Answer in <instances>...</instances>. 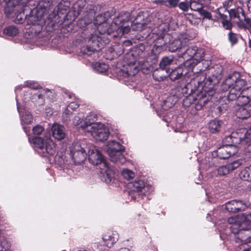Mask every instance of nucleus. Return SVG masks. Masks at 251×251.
Instances as JSON below:
<instances>
[{
  "label": "nucleus",
  "instance_id": "1",
  "mask_svg": "<svg viewBox=\"0 0 251 251\" xmlns=\"http://www.w3.org/2000/svg\"><path fill=\"white\" fill-rule=\"evenodd\" d=\"M131 15L130 13L126 12L115 18L111 25L106 24L101 27H98L99 33L102 38L108 39V43L112 39L118 37V31L122 32L121 35L127 34L130 31Z\"/></svg>",
  "mask_w": 251,
  "mask_h": 251
},
{
  "label": "nucleus",
  "instance_id": "2",
  "mask_svg": "<svg viewBox=\"0 0 251 251\" xmlns=\"http://www.w3.org/2000/svg\"><path fill=\"white\" fill-rule=\"evenodd\" d=\"M124 60L126 62L129 67L123 75L126 77L134 76L137 73V66H134V65L136 64L140 66L142 65L146 61L150 62L148 60L145 45L141 43L133 47L129 52L125 54Z\"/></svg>",
  "mask_w": 251,
  "mask_h": 251
},
{
  "label": "nucleus",
  "instance_id": "3",
  "mask_svg": "<svg viewBox=\"0 0 251 251\" xmlns=\"http://www.w3.org/2000/svg\"><path fill=\"white\" fill-rule=\"evenodd\" d=\"M166 33V29L162 25H160L154 27L151 30V33L147 36H151L154 43L150 53L148 54V60L152 64H155L157 62L159 54L167 48V43L164 40V38L166 36L170 37V35H167Z\"/></svg>",
  "mask_w": 251,
  "mask_h": 251
},
{
  "label": "nucleus",
  "instance_id": "4",
  "mask_svg": "<svg viewBox=\"0 0 251 251\" xmlns=\"http://www.w3.org/2000/svg\"><path fill=\"white\" fill-rule=\"evenodd\" d=\"M200 61H195L196 65L194 70L189 67H185L188 72L187 77L190 76L191 74H193L195 76L192 78L189 82H183L176 87V93L179 96L182 95V94L188 93L189 89H191V93L197 90L199 88L200 84L205 79L206 73L204 72V70L201 68V64Z\"/></svg>",
  "mask_w": 251,
  "mask_h": 251
},
{
  "label": "nucleus",
  "instance_id": "5",
  "mask_svg": "<svg viewBox=\"0 0 251 251\" xmlns=\"http://www.w3.org/2000/svg\"><path fill=\"white\" fill-rule=\"evenodd\" d=\"M198 89L191 93V89H189L188 93L182 94L179 96L176 93V87L175 90V95L178 98H182L185 95L188 94L183 99L182 105L185 108H188V111L192 115L197 114V111L202 109V107L208 102V98L203 93H198Z\"/></svg>",
  "mask_w": 251,
  "mask_h": 251
},
{
  "label": "nucleus",
  "instance_id": "6",
  "mask_svg": "<svg viewBox=\"0 0 251 251\" xmlns=\"http://www.w3.org/2000/svg\"><path fill=\"white\" fill-rule=\"evenodd\" d=\"M88 160L94 165H100V173L102 181L109 183L111 181L112 170L105 158L96 146H91L88 150Z\"/></svg>",
  "mask_w": 251,
  "mask_h": 251
},
{
  "label": "nucleus",
  "instance_id": "7",
  "mask_svg": "<svg viewBox=\"0 0 251 251\" xmlns=\"http://www.w3.org/2000/svg\"><path fill=\"white\" fill-rule=\"evenodd\" d=\"M189 42L181 51L182 57L185 61L183 62L184 67H189L193 70L195 69V61H200L203 60L204 50L203 49L199 48L197 46H192L187 48Z\"/></svg>",
  "mask_w": 251,
  "mask_h": 251
},
{
  "label": "nucleus",
  "instance_id": "8",
  "mask_svg": "<svg viewBox=\"0 0 251 251\" xmlns=\"http://www.w3.org/2000/svg\"><path fill=\"white\" fill-rule=\"evenodd\" d=\"M229 224L230 230L235 235V242L241 243L239 248L241 250L244 246L251 248V228L238 224Z\"/></svg>",
  "mask_w": 251,
  "mask_h": 251
},
{
  "label": "nucleus",
  "instance_id": "9",
  "mask_svg": "<svg viewBox=\"0 0 251 251\" xmlns=\"http://www.w3.org/2000/svg\"><path fill=\"white\" fill-rule=\"evenodd\" d=\"M105 150L111 162L119 164L126 162V159L122 153L125 149L120 142H109Z\"/></svg>",
  "mask_w": 251,
  "mask_h": 251
},
{
  "label": "nucleus",
  "instance_id": "10",
  "mask_svg": "<svg viewBox=\"0 0 251 251\" xmlns=\"http://www.w3.org/2000/svg\"><path fill=\"white\" fill-rule=\"evenodd\" d=\"M151 16L149 12L145 11H140L134 20L131 23L130 29L131 28L135 31H142L145 28H149L151 30L153 29L152 26H151Z\"/></svg>",
  "mask_w": 251,
  "mask_h": 251
},
{
  "label": "nucleus",
  "instance_id": "11",
  "mask_svg": "<svg viewBox=\"0 0 251 251\" xmlns=\"http://www.w3.org/2000/svg\"><path fill=\"white\" fill-rule=\"evenodd\" d=\"M247 84V80L243 78L240 74L237 72L229 74L224 81L222 85L223 90L226 91L230 87H233L242 91L243 87Z\"/></svg>",
  "mask_w": 251,
  "mask_h": 251
},
{
  "label": "nucleus",
  "instance_id": "12",
  "mask_svg": "<svg viewBox=\"0 0 251 251\" xmlns=\"http://www.w3.org/2000/svg\"><path fill=\"white\" fill-rule=\"evenodd\" d=\"M221 73L222 71L221 70L215 74L212 73V78L210 77H208L207 79L206 78L204 81L201 83L199 86L198 93L204 94L206 97L208 98V101L212 98V89L214 87L213 82L221 76Z\"/></svg>",
  "mask_w": 251,
  "mask_h": 251
},
{
  "label": "nucleus",
  "instance_id": "13",
  "mask_svg": "<svg viewBox=\"0 0 251 251\" xmlns=\"http://www.w3.org/2000/svg\"><path fill=\"white\" fill-rule=\"evenodd\" d=\"M188 70L183 66V64H181L174 69H171L167 71V73L168 74L170 79L173 81L182 77V83L178 84L176 87L181 85L183 82H187L186 81H184V80L188 77Z\"/></svg>",
  "mask_w": 251,
  "mask_h": 251
},
{
  "label": "nucleus",
  "instance_id": "14",
  "mask_svg": "<svg viewBox=\"0 0 251 251\" xmlns=\"http://www.w3.org/2000/svg\"><path fill=\"white\" fill-rule=\"evenodd\" d=\"M34 8L31 11V13L29 15H26L25 16V22L27 25H31L29 28H31L32 30H34L35 27V33H39L42 29V26L41 25L42 22H41V17L43 15L41 13H39L37 15H34L33 12Z\"/></svg>",
  "mask_w": 251,
  "mask_h": 251
},
{
  "label": "nucleus",
  "instance_id": "15",
  "mask_svg": "<svg viewBox=\"0 0 251 251\" xmlns=\"http://www.w3.org/2000/svg\"><path fill=\"white\" fill-rule=\"evenodd\" d=\"M74 8L77 10L78 15L82 14L84 16H93L96 14L94 6L87 4L85 0H78L74 4Z\"/></svg>",
  "mask_w": 251,
  "mask_h": 251
},
{
  "label": "nucleus",
  "instance_id": "16",
  "mask_svg": "<svg viewBox=\"0 0 251 251\" xmlns=\"http://www.w3.org/2000/svg\"><path fill=\"white\" fill-rule=\"evenodd\" d=\"M88 44L95 51H99L103 48L105 45L108 44V39H104L100 34V36L92 34L88 40Z\"/></svg>",
  "mask_w": 251,
  "mask_h": 251
},
{
  "label": "nucleus",
  "instance_id": "17",
  "mask_svg": "<svg viewBox=\"0 0 251 251\" xmlns=\"http://www.w3.org/2000/svg\"><path fill=\"white\" fill-rule=\"evenodd\" d=\"M241 104L235 111L236 116L241 119H247L251 117V100L247 102H240Z\"/></svg>",
  "mask_w": 251,
  "mask_h": 251
},
{
  "label": "nucleus",
  "instance_id": "18",
  "mask_svg": "<svg viewBox=\"0 0 251 251\" xmlns=\"http://www.w3.org/2000/svg\"><path fill=\"white\" fill-rule=\"evenodd\" d=\"M96 141H106L109 135V130L103 124V126H99L89 131Z\"/></svg>",
  "mask_w": 251,
  "mask_h": 251
},
{
  "label": "nucleus",
  "instance_id": "19",
  "mask_svg": "<svg viewBox=\"0 0 251 251\" xmlns=\"http://www.w3.org/2000/svg\"><path fill=\"white\" fill-rule=\"evenodd\" d=\"M97 118V115L93 113H91L89 115H87L85 119L84 126H82L83 128L86 131L89 132L99 126H102V123L96 122L98 120Z\"/></svg>",
  "mask_w": 251,
  "mask_h": 251
},
{
  "label": "nucleus",
  "instance_id": "20",
  "mask_svg": "<svg viewBox=\"0 0 251 251\" xmlns=\"http://www.w3.org/2000/svg\"><path fill=\"white\" fill-rule=\"evenodd\" d=\"M44 131V127L41 125H37L32 128V132L34 136L32 141H53L51 139V134L50 131H46L44 132V137L38 136Z\"/></svg>",
  "mask_w": 251,
  "mask_h": 251
},
{
  "label": "nucleus",
  "instance_id": "21",
  "mask_svg": "<svg viewBox=\"0 0 251 251\" xmlns=\"http://www.w3.org/2000/svg\"><path fill=\"white\" fill-rule=\"evenodd\" d=\"M227 222L228 224H238L246 226H249L251 224V212L229 217Z\"/></svg>",
  "mask_w": 251,
  "mask_h": 251
},
{
  "label": "nucleus",
  "instance_id": "22",
  "mask_svg": "<svg viewBox=\"0 0 251 251\" xmlns=\"http://www.w3.org/2000/svg\"><path fill=\"white\" fill-rule=\"evenodd\" d=\"M189 41V39L182 37L181 38L175 39L167 45V48L171 52H175L177 50L181 52Z\"/></svg>",
  "mask_w": 251,
  "mask_h": 251
},
{
  "label": "nucleus",
  "instance_id": "23",
  "mask_svg": "<svg viewBox=\"0 0 251 251\" xmlns=\"http://www.w3.org/2000/svg\"><path fill=\"white\" fill-rule=\"evenodd\" d=\"M247 207L246 203L241 201L233 200L227 202L226 204V209L233 213L238 212L240 211L244 210Z\"/></svg>",
  "mask_w": 251,
  "mask_h": 251
},
{
  "label": "nucleus",
  "instance_id": "24",
  "mask_svg": "<svg viewBox=\"0 0 251 251\" xmlns=\"http://www.w3.org/2000/svg\"><path fill=\"white\" fill-rule=\"evenodd\" d=\"M243 160H238L226 166L220 167L217 170L219 176H225L230 172L236 169L242 164Z\"/></svg>",
  "mask_w": 251,
  "mask_h": 251
},
{
  "label": "nucleus",
  "instance_id": "25",
  "mask_svg": "<svg viewBox=\"0 0 251 251\" xmlns=\"http://www.w3.org/2000/svg\"><path fill=\"white\" fill-rule=\"evenodd\" d=\"M52 0H40L39 1H33L32 5L36 6V12L41 13L43 15L52 4Z\"/></svg>",
  "mask_w": 251,
  "mask_h": 251
},
{
  "label": "nucleus",
  "instance_id": "26",
  "mask_svg": "<svg viewBox=\"0 0 251 251\" xmlns=\"http://www.w3.org/2000/svg\"><path fill=\"white\" fill-rule=\"evenodd\" d=\"M236 151V147L231 145H225L218 149V153L221 158L226 159L228 158L231 154H234Z\"/></svg>",
  "mask_w": 251,
  "mask_h": 251
},
{
  "label": "nucleus",
  "instance_id": "27",
  "mask_svg": "<svg viewBox=\"0 0 251 251\" xmlns=\"http://www.w3.org/2000/svg\"><path fill=\"white\" fill-rule=\"evenodd\" d=\"M229 14L231 18H238L239 19L238 21H242L245 23V19H251L246 16L244 9L240 6L230 9L229 11Z\"/></svg>",
  "mask_w": 251,
  "mask_h": 251
},
{
  "label": "nucleus",
  "instance_id": "28",
  "mask_svg": "<svg viewBox=\"0 0 251 251\" xmlns=\"http://www.w3.org/2000/svg\"><path fill=\"white\" fill-rule=\"evenodd\" d=\"M64 126L59 124H54L52 126L51 131L52 136L57 140H61L65 138V133Z\"/></svg>",
  "mask_w": 251,
  "mask_h": 251
},
{
  "label": "nucleus",
  "instance_id": "29",
  "mask_svg": "<svg viewBox=\"0 0 251 251\" xmlns=\"http://www.w3.org/2000/svg\"><path fill=\"white\" fill-rule=\"evenodd\" d=\"M229 89L228 94L225 97L224 100H226L228 102L236 100L240 103L239 98L241 96V91L233 87H230Z\"/></svg>",
  "mask_w": 251,
  "mask_h": 251
},
{
  "label": "nucleus",
  "instance_id": "30",
  "mask_svg": "<svg viewBox=\"0 0 251 251\" xmlns=\"http://www.w3.org/2000/svg\"><path fill=\"white\" fill-rule=\"evenodd\" d=\"M49 92L48 89L42 90L39 94H34L31 97V100L35 105L40 106L44 104L45 100L44 95Z\"/></svg>",
  "mask_w": 251,
  "mask_h": 251
},
{
  "label": "nucleus",
  "instance_id": "31",
  "mask_svg": "<svg viewBox=\"0 0 251 251\" xmlns=\"http://www.w3.org/2000/svg\"><path fill=\"white\" fill-rule=\"evenodd\" d=\"M8 6H12L13 8H15L16 10H18L19 9L20 13L18 14L16 16L15 21L18 24H22L24 22H25V7L27 6H25L24 7H22V5H16L14 6L12 3H11L10 5L8 4V3H6Z\"/></svg>",
  "mask_w": 251,
  "mask_h": 251
},
{
  "label": "nucleus",
  "instance_id": "32",
  "mask_svg": "<svg viewBox=\"0 0 251 251\" xmlns=\"http://www.w3.org/2000/svg\"><path fill=\"white\" fill-rule=\"evenodd\" d=\"M118 237L117 233L108 232L103 235L102 239L105 245L110 248L118 240Z\"/></svg>",
  "mask_w": 251,
  "mask_h": 251
},
{
  "label": "nucleus",
  "instance_id": "33",
  "mask_svg": "<svg viewBox=\"0 0 251 251\" xmlns=\"http://www.w3.org/2000/svg\"><path fill=\"white\" fill-rule=\"evenodd\" d=\"M223 124V122L219 120L215 119L210 121L208 125V127L210 132L212 133L219 132L221 130Z\"/></svg>",
  "mask_w": 251,
  "mask_h": 251
},
{
  "label": "nucleus",
  "instance_id": "34",
  "mask_svg": "<svg viewBox=\"0 0 251 251\" xmlns=\"http://www.w3.org/2000/svg\"><path fill=\"white\" fill-rule=\"evenodd\" d=\"M174 61V57L173 56H165L162 58L159 63L160 69L161 71L166 70L167 72V70L171 69L169 68L170 66Z\"/></svg>",
  "mask_w": 251,
  "mask_h": 251
},
{
  "label": "nucleus",
  "instance_id": "35",
  "mask_svg": "<svg viewBox=\"0 0 251 251\" xmlns=\"http://www.w3.org/2000/svg\"><path fill=\"white\" fill-rule=\"evenodd\" d=\"M240 102H247L251 100V86L243 89L239 98Z\"/></svg>",
  "mask_w": 251,
  "mask_h": 251
},
{
  "label": "nucleus",
  "instance_id": "36",
  "mask_svg": "<svg viewBox=\"0 0 251 251\" xmlns=\"http://www.w3.org/2000/svg\"><path fill=\"white\" fill-rule=\"evenodd\" d=\"M86 156V154L85 150L75 152L72 155V158L76 164H80L83 162L85 160Z\"/></svg>",
  "mask_w": 251,
  "mask_h": 251
},
{
  "label": "nucleus",
  "instance_id": "37",
  "mask_svg": "<svg viewBox=\"0 0 251 251\" xmlns=\"http://www.w3.org/2000/svg\"><path fill=\"white\" fill-rule=\"evenodd\" d=\"M36 0H5V3H8V4L10 5L11 3L13 4L14 6L16 5H22L23 7L25 6H27L28 4L29 5H32V2Z\"/></svg>",
  "mask_w": 251,
  "mask_h": 251
},
{
  "label": "nucleus",
  "instance_id": "38",
  "mask_svg": "<svg viewBox=\"0 0 251 251\" xmlns=\"http://www.w3.org/2000/svg\"><path fill=\"white\" fill-rule=\"evenodd\" d=\"M128 186L132 191L139 192L141 191L144 188L145 184L143 181L138 180L129 183Z\"/></svg>",
  "mask_w": 251,
  "mask_h": 251
},
{
  "label": "nucleus",
  "instance_id": "39",
  "mask_svg": "<svg viewBox=\"0 0 251 251\" xmlns=\"http://www.w3.org/2000/svg\"><path fill=\"white\" fill-rule=\"evenodd\" d=\"M240 176L244 180L251 181V165L240 172Z\"/></svg>",
  "mask_w": 251,
  "mask_h": 251
},
{
  "label": "nucleus",
  "instance_id": "40",
  "mask_svg": "<svg viewBox=\"0 0 251 251\" xmlns=\"http://www.w3.org/2000/svg\"><path fill=\"white\" fill-rule=\"evenodd\" d=\"M4 33L9 36L14 37L19 33V29L16 26L10 25L4 28Z\"/></svg>",
  "mask_w": 251,
  "mask_h": 251
},
{
  "label": "nucleus",
  "instance_id": "41",
  "mask_svg": "<svg viewBox=\"0 0 251 251\" xmlns=\"http://www.w3.org/2000/svg\"><path fill=\"white\" fill-rule=\"evenodd\" d=\"M95 52V50H92L91 46L88 44L86 46H83L80 48V52L82 55L91 56Z\"/></svg>",
  "mask_w": 251,
  "mask_h": 251
},
{
  "label": "nucleus",
  "instance_id": "42",
  "mask_svg": "<svg viewBox=\"0 0 251 251\" xmlns=\"http://www.w3.org/2000/svg\"><path fill=\"white\" fill-rule=\"evenodd\" d=\"M105 18L102 14L97 15L95 18L94 24L99 25V27H101L103 25H105L107 24Z\"/></svg>",
  "mask_w": 251,
  "mask_h": 251
},
{
  "label": "nucleus",
  "instance_id": "43",
  "mask_svg": "<svg viewBox=\"0 0 251 251\" xmlns=\"http://www.w3.org/2000/svg\"><path fill=\"white\" fill-rule=\"evenodd\" d=\"M45 151L50 155H53L55 153L54 142H46Z\"/></svg>",
  "mask_w": 251,
  "mask_h": 251
},
{
  "label": "nucleus",
  "instance_id": "44",
  "mask_svg": "<svg viewBox=\"0 0 251 251\" xmlns=\"http://www.w3.org/2000/svg\"><path fill=\"white\" fill-rule=\"evenodd\" d=\"M70 153L71 155L74 154L75 152H78L79 151H81V150H84L83 149L80 145L79 144V142H73L72 145L70 147Z\"/></svg>",
  "mask_w": 251,
  "mask_h": 251
},
{
  "label": "nucleus",
  "instance_id": "45",
  "mask_svg": "<svg viewBox=\"0 0 251 251\" xmlns=\"http://www.w3.org/2000/svg\"><path fill=\"white\" fill-rule=\"evenodd\" d=\"M94 68L100 73H104L108 70V66L104 63L96 62L94 65Z\"/></svg>",
  "mask_w": 251,
  "mask_h": 251
},
{
  "label": "nucleus",
  "instance_id": "46",
  "mask_svg": "<svg viewBox=\"0 0 251 251\" xmlns=\"http://www.w3.org/2000/svg\"><path fill=\"white\" fill-rule=\"evenodd\" d=\"M228 39L232 45H234L238 42V35L236 33L230 31L228 34Z\"/></svg>",
  "mask_w": 251,
  "mask_h": 251
},
{
  "label": "nucleus",
  "instance_id": "47",
  "mask_svg": "<svg viewBox=\"0 0 251 251\" xmlns=\"http://www.w3.org/2000/svg\"><path fill=\"white\" fill-rule=\"evenodd\" d=\"M201 1L189 2L190 8L192 10L199 12L202 8Z\"/></svg>",
  "mask_w": 251,
  "mask_h": 251
},
{
  "label": "nucleus",
  "instance_id": "48",
  "mask_svg": "<svg viewBox=\"0 0 251 251\" xmlns=\"http://www.w3.org/2000/svg\"><path fill=\"white\" fill-rule=\"evenodd\" d=\"M122 174L126 179H131L135 177L134 173L131 170L127 169H123Z\"/></svg>",
  "mask_w": 251,
  "mask_h": 251
},
{
  "label": "nucleus",
  "instance_id": "49",
  "mask_svg": "<svg viewBox=\"0 0 251 251\" xmlns=\"http://www.w3.org/2000/svg\"><path fill=\"white\" fill-rule=\"evenodd\" d=\"M31 146L35 150H40L43 151V153H45V148L46 147V142H31Z\"/></svg>",
  "mask_w": 251,
  "mask_h": 251
},
{
  "label": "nucleus",
  "instance_id": "50",
  "mask_svg": "<svg viewBox=\"0 0 251 251\" xmlns=\"http://www.w3.org/2000/svg\"><path fill=\"white\" fill-rule=\"evenodd\" d=\"M200 15L202 17L203 19H208L211 20L212 18L211 13L203 8L199 12Z\"/></svg>",
  "mask_w": 251,
  "mask_h": 251
},
{
  "label": "nucleus",
  "instance_id": "51",
  "mask_svg": "<svg viewBox=\"0 0 251 251\" xmlns=\"http://www.w3.org/2000/svg\"><path fill=\"white\" fill-rule=\"evenodd\" d=\"M178 7L183 11H187L190 8L189 2L188 0L180 2L178 3Z\"/></svg>",
  "mask_w": 251,
  "mask_h": 251
},
{
  "label": "nucleus",
  "instance_id": "52",
  "mask_svg": "<svg viewBox=\"0 0 251 251\" xmlns=\"http://www.w3.org/2000/svg\"><path fill=\"white\" fill-rule=\"evenodd\" d=\"M163 71L158 70H157L156 71H154V72L153 73L152 76L154 80H156L157 81H161L163 80V78L165 77V76H163V75H160V73Z\"/></svg>",
  "mask_w": 251,
  "mask_h": 251
},
{
  "label": "nucleus",
  "instance_id": "53",
  "mask_svg": "<svg viewBox=\"0 0 251 251\" xmlns=\"http://www.w3.org/2000/svg\"><path fill=\"white\" fill-rule=\"evenodd\" d=\"M33 118L31 114H27L24 116H22L21 118V121L22 123H24L26 124H29L32 121Z\"/></svg>",
  "mask_w": 251,
  "mask_h": 251
},
{
  "label": "nucleus",
  "instance_id": "54",
  "mask_svg": "<svg viewBox=\"0 0 251 251\" xmlns=\"http://www.w3.org/2000/svg\"><path fill=\"white\" fill-rule=\"evenodd\" d=\"M222 24L223 27L226 29H231L232 27V24L230 21L227 20L225 18H223L222 21Z\"/></svg>",
  "mask_w": 251,
  "mask_h": 251
},
{
  "label": "nucleus",
  "instance_id": "55",
  "mask_svg": "<svg viewBox=\"0 0 251 251\" xmlns=\"http://www.w3.org/2000/svg\"><path fill=\"white\" fill-rule=\"evenodd\" d=\"M27 86L34 90H38L41 88L39 84L33 81L27 82Z\"/></svg>",
  "mask_w": 251,
  "mask_h": 251
},
{
  "label": "nucleus",
  "instance_id": "56",
  "mask_svg": "<svg viewBox=\"0 0 251 251\" xmlns=\"http://www.w3.org/2000/svg\"><path fill=\"white\" fill-rule=\"evenodd\" d=\"M79 107V104L76 102H71L67 107V112L71 109L72 111L75 110Z\"/></svg>",
  "mask_w": 251,
  "mask_h": 251
},
{
  "label": "nucleus",
  "instance_id": "57",
  "mask_svg": "<svg viewBox=\"0 0 251 251\" xmlns=\"http://www.w3.org/2000/svg\"><path fill=\"white\" fill-rule=\"evenodd\" d=\"M168 6L170 7L174 8L178 5L179 0H167Z\"/></svg>",
  "mask_w": 251,
  "mask_h": 251
},
{
  "label": "nucleus",
  "instance_id": "58",
  "mask_svg": "<svg viewBox=\"0 0 251 251\" xmlns=\"http://www.w3.org/2000/svg\"><path fill=\"white\" fill-rule=\"evenodd\" d=\"M72 114V111L71 109L69 110L67 112V108L63 112L62 116L64 119H65L66 120H67L68 119H70V115Z\"/></svg>",
  "mask_w": 251,
  "mask_h": 251
},
{
  "label": "nucleus",
  "instance_id": "59",
  "mask_svg": "<svg viewBox=\"0 0 251 251\" xmlns=\"http://www.w3.org/2000/svg\"><path fill=\"white\" fill-rule=\"evenodd\" d=\"M103 16H104V18H105L106 22L108 21V19L111 16V13L109 11H106L104 12L103 13H101Z\"/></svg>",
  "mask_w": 251,
  "mask_h": 251
},
{
  "label": "nucleus",
  "instance_id": "60",
  "mask_svg": "<svg viewBox=\"0 0 251 251\" xmlns=\"http://www.w3.org/2000/svg\"><path fill=\"white\" fill-rule=\"evenodd\" d=\"M246 139H250L249 141H251V127L247 130L246 134H245ZM246 141H248L247 140Z\"/></svg>",
  "mask_w": 251,
  "mask_h": 251
},
{
  "label": "nucleus",
  "instance_id": "61",
  "mask_svg": "<svg viewBox=\"0 0 251 251\" xmlns=\"http://www.w3.org/2000/svg\"><path fill=\"white\" fill-rule=\"evenodd\" d=\"M247 6L248 7V12L251 14V0H249L248 1L247 3Z\"/></svg>",
  "mask_w": 251,
  "mask_h": 251
},
{
  "label": "nucleus",
  "instance_id": "62",
  "mask_svg": "<svg viewBox=\"0 0 251 251\" xmlns=\"http://www.w3.org/2000/svg\"><path fill=\"white\" fill-rule=\"evenodd\" d=\"M246 246H242V249L241 250L240 248V251H251V247H246Z\"/></svg>",
  "mask_w": 251,
  "mask_h": 251
},
{
  "label": "nucleus",
  "instance_id": "63",
  "mask_svg": "<svg viewBox=\"0 0 251 251\" xmlns=\"http://www.w3.org/2000/svg\"><path fill=\"white\" fill-rule=\"evenodd\" d=\"M24 131L26 133L27 136H29V134H28V133L30 131V128L27 127H24Z\"/></svg>",
  "mask_w": 251,
  "mask_h": 251
},
{
  "label": "nucleus",
  "instance_id": "64",
  "mask_svg": "<svg viewBox=\"0 0 251 251\" xmlns=\"http://www.w3.org/2000/svg\"><path fill=\"white\" fill-rule=\"evenodd\" d=\"M124 44L126 46H130L132 44V43L130 40H126V41H125V42H124Z\"/></svg>",
  "mask_w": 251,
  "mask_h": 251
}]
</instances>
